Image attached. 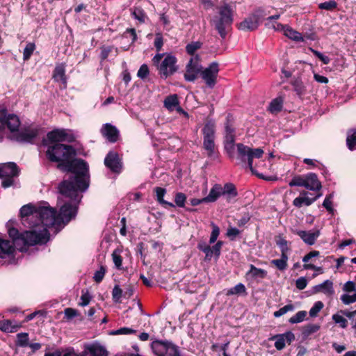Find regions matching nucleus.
Masks as SVG:
<instances>
[{"label":"nucleus","mask_w":356,"mask_h":356,"mask_svg":"<svg viewBox=\"0 0 356 356\" xmlns=\"http://www.w3.org/2000/svg\"><path fill=\"white\" fill-rule=\"evenodd\" d=\"M155 39L154 42V47L157 52L161 50L163 45V38L161 33H156L155 35Z\"/></svg>","instance_id":"nucleus-51"},{"label":"nucleus","mask_w":356,"mask_h":356,"mask_svg":"<svg viewBox=\"0 0 356 356\" xmlns=\"http://www.w3.org/2000/svg\"><path fill=\"white\" fill-rule=\"evenodd\" d=\"M63 136H65L64 129H56L48 132L46 136L49 141L55 143V145L56 144H60V142H63ZM52 146H54V145Z\"/></svg>","instance_id":"nucleus-26"},{"label":"nucleus","mask_w":356,"mask_h":356,"mask_svg":"<svg viewBox=\"0 0 356 356\" xmlns=\"http://www.w3.org/2000/svg\"><path fill=\"white\" fill-rule=\"evenodd\" d=\"M104 165L115 173H120L122 168L118 153L113 151L106 154L104 159Z\"/></svg>","instance_id":"nucleus-15"},{"label":"nucleus","mask_w":356,"mask_h":356,"mask_svg":"<svg viewBox=\"0 0 356 356\" xmlns=\"http://www.w3.org/2000/svg\"><path fill=\"white\" fill-rule=\"evenodd\" d=\"M284 35L288 37L289 38L295 40V41H301L302 40V38L301 36V34L298 33V31H294L293 29H291L289 26H286V29H284Z\"/></svg>","instance_id":"nucleus-36"},{"label":"nucleus","mask_w":356,"mask_h":356,"mask_svg":"<svg viewBox=\"0 0 356 356\" xmlns=\"http://www.w3.org/2000/svg\"><path fill=\"white\" fill-rule=\"evenodd\" d=\"M222 195L221 185L216 184L210 190L209 195L203 197L206 202H214Z\"/></svg>","instance_id":"nucleus-25"},{"label":"nucleus","mask_w":356,"mask_h":356,"mask_svg":"<svg viewBox=\"0 0 356 356\" xmlns=\"http://www.w3.org/2000/svg\"><path fill=\"white\" fill-rule=\"evenodd\" d=\"M270 341H275V347L277 350H282L285 347V343L291 344L295 340V335L291 331L284 334H278L269 338Z\"/></svg>","instance_id":"nucleus-16"},{"label":"nucleus","mask_w":356,"mask_h":356,"mask_svg":"<svg viewBox=\"0 0 356 356\" xmlns=\"http://www.w3.org/2000/svg\"><path fill=\"white\" fill-rule=\"evenodd\" d=\"M106 272V267L104 266H101L99 269L97 270L93 276V280L96 283H100L105 275Z\"/></svg>","instance_id":"nucleus-45"},{"label":"nucleus","mask_w":356,"mask_h":356,"mask_svg":"<svg viewBox=\"0 0 356 356\" xmlns=\"http://www.w3.org/2000/svg\"><path fill=\"white\" fill-rule=\"evenodd\" d=\"M343 290L347 293H356V284L353 281H348L343 285Z\"/></svg>","instance_id":"nucleus-60"},{"label":"nucleus","mask_w":356,"mask_h":356,"mask_svg":"<svg viewBox=\"0 0 356 356\" xmlns=\"http://www.w3.org/2000/svg\"><path fill=\"white\" fill-rule=\"evenodd\" d=\"M225 134H234L235 129L234 127L233 123L231 122L229 115L226 118L225 123Z\"/></svg>","instance_id":"nucleus-58"},{"label":"nucleus","mask_w":356,"mask_h":356,"mask_svg":"<svg viewBox=\"0 0 356 356\" xmlns=\"http://www.w3.org/2000/svg\"><path fill=\"white\" fill-rule=\"evenodd\" d=\"M275 241H276V244L281 249V254H282L283 251L285 254H287V252L289 250V248L287 246L288 241L281 236H278V238L276 239Z\"/></svg>","instance_id":"nucleus-52"},{"label":"nucleus","mask_w":356,"mask_h":356,"mask_svg":"<svg viewBox=\"0 0 356 356\" xmlns=\"http://www.w3.org/2000/svg\"><path fill=\"white\" fill-rule=\"evenodd\" d=\"M179 102L177 95H171L165 97L164 100V106L168 110H173L175 107L179 106Z\"/></svg>","instance_id":"nucleus-32"},{"label":"nucleus","mask_w":356,"mask_h":356,"mask_svg":"<svg viewBox=\"0 0 356 356\" xmlns=\"http://www.w3.org/2000/svg\"><path fill=\"white\" fill-rule=\"evenodd\" d=\"M341 300L345 305H350L356 302V292L353 295L343 294Z\"/></svg>","instance_id":"nucleus-55"},{"label":"nucleus","mask_w":356,"mask_h":356,"mask_svg":"<svg viewBox=\"0 0 356 356\" xmlns=\"http://www.w3.org/2000/svg\"><path fill=\"white\" fill-rule=\"evenodd\" d=\"M154 192L156 194V200L164 208H175V204L172 202H168L163 199L165 195L167 193L165 188L162 187H155L154 188Z\"/></svg>","instance_id":"nucleus-23"},{"label":"nucleus","mask_w":356,"mask_h":356,"mask_svg":"<svg viewBox=\"0 0 356 356\" xmlns=\"http://www.w3.org/2000/svg\"><path fill=\"white\" fill-rule=\"evenodd\" d=\"M177 62V59L175 56L167 54L157 67L161 77L165 79L174 74L178 70Z\"/></svg>","instance_id":"nucleus-8"},{"label":"nucleus","mask_w":356,"mask_h":356,"mask_svg":"<svg viewBox=\"0 0 356 356\" xmlns=\"http://www.w3.org/2000/svg\"><path fill=\"white\" fill-rule=\"evenodd\" d=\"M332 320L334 321L335 323L339 324V326L341 328H346L348 326L347 320L344 317L338 314L332 315Z\"/></svg>","instance_id":"nucleus-50"},{"label":"nucleus","mask_w":356,"mask_h":356,"mask_svg":"<svg viewBox=\"0 0 356 356\" xmlns=\"http://www.w3.org/2000/svg\"><path fill=\"white\" fill-rule=\"evenodd\" d=\"M338 3L334 0H330L318 4V7L321 10H325L327 11H333L337 8Z\"/></svg>","instance_id":"nucleus-39"},{"label":"nucleus","mask_w":356,"mask_h":356,"mask_svg":"<svg viewBox=\"0 0 356 356\" xmlns=\"http://www.w3.org/2000/svg\"><path fill=\"white\" fill-rule=\"evenodd\" d=\"M81 356H108V351L104 346L94 343L88 346Z\"/></svg>","instance_id":"nucleus-20"},{"label":"nucleus","mask_w":356,"mask_h":356,"mask_svg":"<svg viewBox=\"0 0 356 356\" xmlns=\"http://www.w3.org/2000/svg\"><path fill=\"white\" fill-rule=\"evenodd\" d=\"M307 312L305 310L298 312L294 316L289 319V322L291 324H296L305 320Z\"/></svg>","instance_id":"nucleus-38"},{"label":"nucleus","mask_w":356,"mask_h":356,"mask_svg":"<svg viewBox=\"0 0 356 356\" xmlns=\"http://www.w3.org/2000/svg\"><path fill=\"white\" fill-rule=\"evenodd\" d=\"M312 198L308 197H302L299 196L295 198L293 201V204L298 208H300L303 206V204L306 206H310L312 204Z\"/></svg>","instance_id":"nucleus-37"},{"label":"nucleus","mask_w":356,"mask_h":356,"mask_svg":"<svg viewBox=\"0 0 356 356\" xmlns=\"http://www.w3.org/2000/svg\"><path fill=\"white\" fill-rule=\"evenodd\" d=\"M202 66L200 64V57L195 55L191 58L186 66V72L184 77L186 81L194 82L200 74Z\"/></svg>","instance_id":"nucleus-10"},{"label":"nucleus","mask_w":356,"mask_h":356,"mask_svg":"<svg viewBox=\"0 0 356 356\" xmlns=\"http://www.w3.org/2000/svg\"><path fill=\"white\" fill-rule=\"evenodd\" d=\"M289 185L291 187H293V186H303V187L305 188V185H306L305 176L302 177L301 175H296L289 181Z\"/></svg>","instance_id":"nucleus-43"},{"label":"nucleus","mask_w":356,"mask_h":356,"mask_svg":"<svg viewBox=\"0 0 356 356\" xmlns=\"http://www.w3.org/2000/svg\"><path fill=\"white\" fill-rule=\"evenodd\" d=\"M248 275H251L253 278L260 277L265 278L267 275V272L261 268L255 267L253 264L250 265V270L247 273Z\"/></svg>","instance_id":"nucleus-34"},{"label":"nucleus","mask_w":356,"mask_h":356,"mask_svg":"<svg viewBox=\"0 0 356 356\" xmlns=\"http://www.w3.org/2000/svg\"><path fill=\"white\" fill-rule=\"evenodd\" d=\"M307 285V280L305 277H300L296 281V286L299 290H303Z\"/></svg>","instance_id":"nucleus-63"},{"label":"nucleus","mask_w":356,"mask_h":356,"mask_svg":"<svg viewBox=\"0 0 356 356\" xmlns=\"http://www.w3.org/2000/svg\"><path fill=\"white\" fill-rule=\"evenodd\" d=\"M283 108V100L281 97H277L271 101L268 106V111L271 113L280 112Z\"/></svg>","instance_id":"nucleus-31"},{"label":"nucleus","mask_w":356,"mask_h":356,"mask_svg":"<svg viewBox=\"0 0 356 356\" xmlns=\"http://www.w3.org/2000/svg\"><path fill=\"white\" fill-rule=\"evenodd\" d=\"M202 46V42L200 41L196 42H192L191 43H188L186 46V51L188 54L191 56H193L195 53V51L198 49H200Z\"/></svg>","instance_id":"nucleus-40"},{"label":"nucleus","mask_w":356,"mask_h":356,"mask_svg":"<svg viewBox=\"0 0 356 356\" xmlns=\"http://www.w3.org/2000/svg\"><path fill=\"white\" fill-rule=\"evenodd\" d=\"M218 72V63L216 62H213L209 64V65L204 70H202L200 76L209 88H213L217 82Z\"/></svg>","instance_id":"nucleus-12"},{"label":"nucleus","mask_w":356,"mask_h":356,"mask_svg":"<svg viewBox=\"0 0 356 356\" xmlns=\"http://www.w3.org/2000/svg\"><path fill=\"white\" fill-rule=\"evenodd\" d=\"M323 306L324 305L321 301L316 302L309 312V316L312 318L317 316Z\"/></svg>","instance_id":"nucleus-44"},{"label":"nucleus","mask_w":356,"mask_h":356,"mask_svg":"<svg viewBox=\"0 0 356 356\" xmlns=\"http://www.w3.org/2000/svg\"><path fill=\"white\" fill-rule=\"evenodd\" d=\"M22 128L19 118L17 115H9L4 120V113L0 111V141L5 134H8L10 139L16 141Z\"/></svg>","instance_id":"nucleus-5"},{"label":"nucleus","mask_w":356,"mask_h":356,"mask_svg":"<svg viewBox=\"0 0 356 356\" xmlns=\"http://www.w3.org/2000/svg\"><path fill=\"white\" fill-rule=\"evenodd\" d=\"M92 299V296L90 293L86 291V292L82 291V295L81 296V302L79 303V305L82 307L87 306Z\"/></svg>","instance_id":"nucleus-57"},{"label":"nucleus","mask_w":356,"mask_h":356,"mask_svg":"<svg viewBox=\"0 0 356 356\" xmlns=\"http://www.w3.org/2000/svg\"><path fill=\"white\" fill-rule=\"evenodd\" d=\"M221 193L227 202H230L238 195L236 186L230 182L226 183L223 186H221Z\"/></svg>","instance_id":"nucleus-22"},{"label":"nucleus","mask_w":356,"mask_h":356,"mask_svg":"<svg viewBox=\"0 0 356 356\" xmlns=\"http://www.w3.org/2000/svg\"><path fill=\"white\" fill-rule=\"evenodd\" d=\"M222 241H218L214 244L212 247H211V259L214 256L216 259H218L221 254V249L223 245Z\"/></svg>","instance_id":"nucleus-42"},{"label":"nucleus","mask_w":356,"mask_h":356,"mask_svg":"<svg viewBox=\"0 0 356 356\" xmlns=\"http://www.w3.org/2000/svg\"><path fill=\"white\" fill-rule=\"evenodd\" d=\"M320 325L318 324H307L302 327L301 333L303 338L307 339L310 335L317 332L320 330Z\"/></svg>","instance_id":"nucleus-28"},{"label":"nucleus","mask_w":356,"mask_h":356,"mask_svg":"<svg viewBox=\"0 0 356 356\" xmlns=\"http://www.w3.org/2000/svg\"><path fill=\"white\" fill-rule=\"evenodd\" d=\"M213 22L220 36L225 39L234 22L233 11L230 6L225 4L221 6L219 9V17H216Z\"/></svg>","instance_id":"nucleus-6"},{"label":"nucleus","mask_w":356,"mask_h":356,"mask_svg":"<svg viewBox=\"0 0 356 356\" xmlns=\"http://www.w3.org/2000/svg\"><path fill=\"white\" fill-rule=\"evenodd\" d=\"M314 293H323L325 295L332 296L334 291L333 289V282L327 280L320 284L315 285L313 287Z\"/></svg>","instance_id":"nucleus-24"},{"label":"nucleus","mask_w":356,"mask_h":356,"mask_svg":"<svg viewBox=\"0 0 356 356\" xmlns=\"http://www.w3.org/2000/svg\"><path fill=\"white\" fill-rule=\"evenodd\" d=\"M46 356H78L73 349L68 350L67 352L62 354L60 352H54L52 353H46Z\"/></svg>","instance_id":"nucleus-64"},{"label":"nucleus","mask_w":356,"mask_h":356,"mask_svg":"<svg viewBox=\"0 0 356 356\" xmlns=\"http://www.w3.org/2000/svg\"><path fill=\"white\" fill-rule=\"evenodd\" d=\"M101 133L110 143H114L118 141L120 137L118 129L110 123L103 125Z\"/></svg>","instance_id":"nucleus-18"},{"label":"nucleus","mask_w":356,"mask_h":356,"mask_svg":"<svg viewBox=\"0 0 356 356\" xmlns=\"http://www.w3.org/2000/svg\"><path fill=\"white\" fill-rule=\"evenodd\" d=\"M124 291L118 286L115 285L113 289L112 296L115 302H120V299L123 297Z\"/></svg>","instance_id":"nucleus-46"},{"label":"nucleus","mask_w":356,"mask_h":356,"mask_svg":"<svg viewBox=\"0 0 356 356\" xmlns=\"http://www.w3.org/2000/svg\"><path fill=\"white\" fill-rule=\"evenodd\" d=\"M293 234L298 235L307 245H312L315 243L316 239L321 234L320 230L316 229L314 232H307L304 230H293Z\"/></svg>","instance_id":"nucleus-17"},{"label":"nucleus","mask_w":356,"mask_h":356,"mask_svg":"<svg viewBox=\"0 0 356 356\" xmlns=\"http://www.w3.org/2000/svg\"><path fill=\"white\" fill-rule=\"evenodd\" d=\"M288 255L287 254H285L284 252V251L282 252V254H281V258L279 259H273L271 261V264L275 266L277 269H279L280 270H284L288 264H287V261H288Z\"/></svg>","instance_id":"nucleus-29"},{"label":"nucleus","mask_w":356,"mask_h":356,"mask_svg":"<svg viewBox=\"0 0 356 356\" xmlns=\"http://www.w3.org/2000/svg\"><path fill=\"white\" fill-rule=\"evenodd\" d=\"M136 332V330L129 327H120L116 330H114L111 332L112 334L114 335H120V334H135Z\"/></svg>","instance_id":"nucleus-54"},{"label":"nucleus","mask_w":356,"mask_h":356,"mask_svg":"<svg viewBox=\"0 0 356 356\" xmlns=\"http://www.w3.org/2000/svg\"><path fill=\"white\" fill-rule=\"evenodd\" d=\"M225 294L227 296L233 295H246V288L243 284L238 283L235 286L229 289Z\"/></svg>","instance_id":"nucleus-33"},{"label":"nucleus","mask_w":356,"mask_h":356,"mask_svg":"<svg viewBox=\"0 0 356 356\" xmlns=\"http://www.w3.org/2000/svg\"><path fill=\"white\" fill-rule=\"evenodd\" d=\"M42 135V129L36 125L23 127L16 141L34 143Z\"/></svg>","instance_id":"nucleus-11"},{"label":"nucleus","mask_w":356,"mask_h":356,"mask_svg":"<svg viewBox=\"0 0 356 356\" xmlns=\"http://www.w3.org/2000/svg\"><path fill=\"white\" fill-rule=\"evenodd\" d=\"M216 122L211 118H207L202 129L203 134V147L207 152V156L213 160L218 158L219 152L215 145Z\"/></svg>","instance_id":"nucleus-4"},{"label":"nucleus","mask_w":356,"mask_h":356,"mask_svg":"<svg viewBox=\"0 0 356 356\" xmlns=\"http://www.w3.org/2000/svg\"><path fill=\"white\" fill-rule=\"evenodd\" d=\"M44 204L42 202L29 203L22 206L19 210L21 222L30 229L24 233L13 227L15 221L9 220L6 227L8 234L14 240L16 248L21 252L26 250V246L42 243L44 238Z\"/></svg>","instance_id":"nucleus-2"},{"label":"nucleus","mask_w":356,"mask_h":356,"mask_svg":"<svg viewBox=\"0 0 356 356\" xmlns=\"http://www.w3.org/2000/svg\"><path fill=\"white\" fill-rule=\"evenodd\" d=\"M305 188L310 191H320L322 188L321 182L318 180V176L314 172L305 175Z\"/></svg>","instance_id":"nucleus-21"},{"label":"nucleus","mask_w":356,"mask_h":356,"mask_svg":"<svg viewBox=\"0 0 356 356\" xmlns=\"http://www.w3.org/2000/svg\"><path fill=\"white\" fill-rule=\"evenodd\" d=\"M197 248L205 254V261L211 260V246L209 244L204 241H200L198 242Z\"/></svg>","instance_id":"nucleus-35"},{"label":"nucleus","mask_w":356,"mask_h":356,"mask_svg":"<svg viewBox=\"0 0 356 356\" xmlns=\"http://www.w3.org/2000/svg\"><path fill=\"white\" fill-rule=\"evenodd\" d=\"M100 49H101L100 59L102 61H104L107 59L110 53H111L115 48H114V46L103 45L100 47Z\"/></svg>","instance_id":"nucleus-48"},{"label":"nucleus","mask_w":356,"mask_h":356,"mask_svg":"<svg viewBox=\"0 0 356 356\" xmlns=\"http://www.w3.org/2000/svg\"><path fill=\"white\" fill-rule=\"evenodd\" d=\"M149 74V67H148L147 65L143 64L140 67V68L137 72V76L140 79L145 80Z\"/></svg>","instance_id":"nucleus-53"},{"label":"nucleus","mask_w":356,"mask_h":356,"mask_svg":"<svg viewBox=\"0 0 356 356\" xmlns=\"http://www.w3.org/2000/svg\"><path fill=\"white\" fill-rule=\"evenodd\" d=\"M346 145L353 151L356 149V129H350L347 132Z\"/></svg>","instance_id":"nucleus-30"},{"label":"nucleus","mask_w":356,"mask_h":356,"mask_svg":"<svg viewBox=\"0 0 356 356\" xmlns=\"http://www.w3.org/2000/svg\"><path fill=\"white\" fill-rule=\"evenodd\" d=\"M295 307L292 304H288L284 307L280 308L279 310L275 311L273 314V316L275 318H279L282 315L285 314L286 312L294 310Z\"/></svg>","instance_id":"nucleus-47"},{"label":"nucleus","mask_w":356,"mask_h":356,"mask_svg":"<svg viewBox=\"0 0 356 356\" xmlns=\"http://www.w3.org/2000/svg\"><path fill=\"white\" fill-rule=\"evenodd\" d=\"M241 231L236 227H229L227 230L226 235L229 237L232 241L235 239V237L239 235Z\"/></svg>","instance_id":"nucleus-61"},{"label":"nucleus","mask_w":356,"mask_h":356,"mask_svg":"<svg viewBox=\"0 0 356 356\" xmlns=\"http://www.w3.org/2000/svg\"><path fill=\"white\" fill-rule=\"evenodd\" d=\"M262 19V11L256 10L239 24L238 29L245 31H254L259 27Z\"/></svg>","instance_id":"nucleus-13"},{"label":"nucleus","mask_w":356,"mask_h":356,"mask_svg":"<svg viewBox=\"0 0 356 356\" xmlns=\"http://www.w3.org/2000/svg\"><path fill=\"white\" fill-rule=\"evenodd\" d=\"M65 316L67 319H72L73 318L78 316V312L76 309L67 307L64 310Z\"/></svg>","instance_id":"nucleus-62"},{"label":"nucleus","mask_w":356,"mask_h":356,"mask_svg":"<svg viewBox=\"0 0 356 356\" xmlns=\"http://www.w3.org/2000/svg\"><path fill=\"white\" fill-rule=\"evenodd\" d=\"M76 154L74 147L65 144L49 146L46 150V157L50 161L56 162L60 171L72 174L58 185L60 193L68 197L70 202H65L59 211L46 202V243L50 240L51 234L56 236L75 218L82 197L79 193L85 192L90 186L88 163L81 158H76Z\"/></svg>","instance_id":"nucleus-1"},{"label":"nucleus","mask_w":356,"mask_h":356,"mask_svg":"<svg viewBox=\"0 0 356 356\" xmlns=\"http://www.w3.org/2000/svg\"><path fill=\"white\" fill-rule=\"evenodd\" d=\"M151 348L157 356H181L179 347L169 341L155 340Z\"/></svg>","instance_id":"nucleus-7"},{"label":"nucleus","mask_w":356,"mask_h":356,"mask_svg":"<svg viewBox=\"0 0 356 356\" xmlns=\"http://www.w3.org/2000/svg\"><path fill=\"white\" fill-rule=\"evenodd\" d=\"M52 79L55 82H60L63 88H67V78L65 74V64L60 63L57 65L52 74Z\"/></svg>","instance_id":"nucleus-19"},{"label":"nucleus","mask_w":356,"mask_h":356,"mask_svg":"<svg viewBox=\"0 0 356 356\" xmlns=\"http://www.w3.org/2000/svg\"><path fill=\"white\" fill-rule=\"evenodd\" d=\"M186 201V195L181 192H178L175 196V202L179 207H184Z\"/></svg>","instance_id":"nucleus-49"},{"label":"nucleus","mask_w":356,"mask_h":356,"mask_svg":"<svg viewBox=\"0 0 356 356\" xmlns=\"http://www.w3.org/2000/svg\"><path fill=\"white\" fill-rule=\"evenodd\" d=\"M14 240L10 241L0 237V259L4 262L12 263L15 260V247Z\"/></svg>","instance_id":"nucleus-14"},{"label":"nucleus","mask_w":356,"mask_h":356,"mask_svg":"<svg viewBox=\"0 0 356 356\" xmlns=\"http://www.w3.org/2000/svg\"><path fill=\"white\" fill-rule=\"evenodd\" d=\"M291 83L293 87L294 91L298 97H302L306 94V87L300 78L293 79L291 81Z\"/></svg>","instance_id":"nucleus-27"},{"label":"nucleus","mask_w":356,"mask_h":356,"mask_svg":"<svg viewBox=\"0 0 356 356\" xmlns=\"http://www.w3.org/2000/svg\"><path fill=\"white\" fill-rule=\"evenodd\" d=\"M237 159L241 163H246L251 172L257 177L266 181L277 180V178L272 177H266L263 174L259 173L255 167L253 166V159H260L263 156L264 150L261 148H251L243 143H237Z\"/></svg>","instance_id":"nucleus-3"},{"label":"nucleus","mask_w":356,"mask_h":356,"mask_svg":"<svg viewBox=\"0 0 356 356\" xmlns=\"http://www.w3.org/2000/svg\"><path fill=\"white\" fill-rule=\"evenodd\" d=\"M19 170L15 163H8L0 165V178L3 179L2 186L8 188L13 184V178L17 176Z\"/></svg>","instance_id":"nucleus-9"},{"label":"nucleus","mask_w":356,"mask_h":356,"mask_svg":"<svg viewBox=\"0 0 356 356\" xmlns=\"http://www.w3.org/2000/svg\"><path fill=\"white\" fill-rule=\"evenodd\" d=\"M252 216L249 212H245L242 217L238 220L236 224L239 227H243L245 224H247L251 219Z\"/></svg>","instance_id":"nucleus-56"},{"label":"nucleus","mask_w":356,"mask_h":356,"mask_svg":"<svg viewBox=\"0 0 356 356\" xmlns=\"http://www.w3.org/2000/svg\"><path fill=\"white\" fill-rule=\"evenodd\" d=\"M131 15L141 24L145 23L147 18L145 12L141 8H135Z\"/></svg>","instance_id":"nucleus-41"},{"label":"nucleus","mask_w":356,"mask_h":356,"mask_svg":"<svg viewBox=\"0 0 356 356\" xmlns=\"http://www.w3.org/2000/svg\"><path fill=\"white\" fill-rule=\"evenodd\" d=\"M35 49V45L33 43H29L24 50V59L28 60Z\"/></svg>","instance_id":"nucleus-59"}]
</instances>
